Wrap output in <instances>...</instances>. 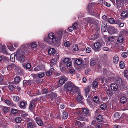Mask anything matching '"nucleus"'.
<instances>
[{
	"label": "nucleus",
	"mask_w": 128,
	"mask_h": 128,
	"mask_svg": "<svg viewBox=\"0 0 128 128\" xmlns=\"http://www.w3.org/2000/svg\"><path fill=\"white\" fill-rule=\"evenodd\" d=\"M26 47V45H23L22 47L23 48V50H24V51H23L22 50H18L16 53V54L14 53L13 54H11L10 56H24L25 55L28 56L29 55L30 56L31 55L30 54L31 52H30L29 50H28V52L27 51H26L25 50L26 48H24Z\"/></svg>",
	"instance_id": "2"
},
{
	"label": "nucleus",
	"mask_w": 128,
	"mask_h": 128,
	"mask_svg": "<svg viewBox=\"0 0 128 128\" xmlns=\"http://www.w3.org/2000/svg\"><path fill=\"white\" fill-rule=\"evenodd\" d=\"M93 36L94 37L93 39L94 40H96L99 37L98 34L97 32Z\"/></svg>",
	"instance_id": "45"
},
{
	"label": "nucleus",
	"mask_w": 128,
	"mask_h": 128,
	"mask_svg": "<svg viewBox=\"0 0 128 128\" xmlns=\"http://www.w3.org/2000/svg\"><path fill=\"white\" fill-rule=\"evenodd\" d=\"M108 22L111 24H113L115 23V20L114 18H110L108 20Z\"/></svg>",
	"instance_id": "33"
},
{
	"label": "nucleus",
	"mask_w": 128,
	"mask_h": 128,
	"mask_svg": "<svg viewBox=\"0 0 128 128\" xmlns=\"http://www.w3.org/2000/svg\"><path fill=\"white\" fill-rule=\"evenodd\" d=\"M120 66L121 68H124L125 66L124 63L122 62H120Z\"/></svg>",
	"instance_id": "44"
},
{
	"label": "nucleus",
	"mask_w": 128,
	"mask_h": 128,
	"mask_svg": "<svg viewBox=\"0 0 128 128\" xmlns=\"http://www.w3.org/2000/svg\"><path fill=\"white\" fill-rule=\"evenodd\" d=\"M78 120L81 121H84L85 120V119L84 116H79L78 117Z\"/></svg>",
	"instance_id": "47"
},
{
	"label": "nucleus",
	"mask_w": 128,
	"mask_h": 128,
	"mask_svg": "<svg viewBox=\"0 0 128 128\" xmlns=\"http://www.w3.org/2000/svg\"><path fill=\"white\" fill-rule=\"evenodd\" d=\"M93 101L94 102L97 103L99 101V98L97 96H96L93 99Z\"/></svg>",
	"instance_id": "46"
},
{
	"label": "nucleus",
	"mask_w": 128,
	"mask_h": 128,
	"mask_svg": "<svg viewBox=\"0 0 128 128\" xmlns=\"http://www.w3.org/2000/svg\"><path fill=\"white\" fill-rule=\"evenodd\" d=\"M78 26V25L76 23H75L72 26V28L74 29V30L77 29Z\"/></svg>",
	"instance_id": "43"
},
{
	"label": "nucleus",
	"mask_w": 128,
	"mask_h": 128,
	"mask_svg": "<svg viewBox=\"0 0 128 128\" xmlns=\"http://www.w3.org/2000/svg\"><path fill=\"white\" fill-rule=\"evenodd\" d=\"M119 58L118 56H114L113 61L114 63L115 64H116L118 62Z\"/></svg>",
	"instance_id": "25"
},
{
	"label": "nucleus",
	"mask_w": 128,
	"mask_h": 128,
	"mask_svg": "<svg viewBox=\"0 0 128 128\" xmlns=\"http://www.w3.org/2000/svg\"><path fill=\"white\" fill-rule=\"evenodd\" d=\"M118 86L116 83H114L112 84L111 85V88L112 90L114 91H116L118 89Z\"/></svg>",
	"instance_id": "19"
},
{
	"label": "nucleus",
	"mask_w": 128,
	"mask_h": 128,
	"mask_svg": "<svg viewBox=\"0 0 128 128\" xmlns=\"http://www.w3.org/2000/svg\"><path fill=\"white\" fill-rule=\"evenodd\" d=\"M63 32L62 31H59L58 33L57 36L59 38L60 40L62 39L63 35Z\"/></svg>",
	"instance_id": "27"
},
{
	"label": "nucleus",
	"mask_w": 128,
	"mask_h": 128,
	"mask_svg": "<svg viewBox=\"0 0 128 128\" xmlns=\"http://www.w3.org/2000/svg\"><path fill=\"white\" fill-rule=\"evenodd\" d=\"M3 111L4 113H7L8 111V109L7 107H5L3 108Z\"/></svg>",
	"instance_id": "59"
},
{
	"label": "nucleus",
	"mask_w": 128,
	"mask_h": 128,
	"mask_svg": "<svg viewBox=\"0 0 128 128\" xmlns=\"http://www.w3.org/2000/svg\"><path fill=\"white\" fill-rule=\"evenodd\" d=\"M6 46L5 45H3L2 48L1 52L4 54H6L7 55H10L11 54L8 53L6 50Z\"/></svg>",
	"instance_id": "14"
},
{
	"label": "nucleus",
	"mask_w": 128,
	"mask_h": 128,
	"mask_svg": "<svg viewBox=\"0 0 128 128\" xmlns=\"http://www.w3.org/2000/svg\"><path fill=\"white\" fill-rule=\"evenodd\" d=\"M82 62L81 60L80 59H78L76 60V63L78 65H80L82 64Z\"/></svg>",
	"instance_id": "34"
},
{
	"label": "nucleus",
	"mask_w": 128,
	"mask_h": 128,
	"mask_svg": "<svg viewBox=\"0 0 128 128\" xmlns=\"http://www.w3.org/2000/svg\"><path fill=\"white\" fill-rule=\"evenodd\" d=\"M26 103L22 101L20 104V107L21 108H26Z\"/></svg>",
	"instance_id": "31"
},
{
	"label": "nucleus",
	"mask_w": 128,
	"mask_h": 128,
	"mask_svg": "<svg viewBox=\"0 0 128 128\" xmlns=\"http://www.w3.org/2000/svg\"><path fill=\"white\" fill-rule=\"evenodd\" d=\"M109 71L106 68H104L103 70V73L104 75H106L108 72Z\"/></svg>",
	"instance_id": "51"
},
{
	"label": "nucleus",
	"mask_w": 128,
	"mask_h": 128,
	"mask_svg": "<svg viewBox=\"0 0 128 128\" xmlns=\"http://www.w3.org/2000/svg\"><path fill=\"white\" fill-rule=\"evenodd\" d=\"M36 127V125L34 122H30L27 125L28 128H35Z\"/></svg>",
	"instance_id": "11"
},
{
	"label": "nucleus",
	"mask_w": 128,
	"mask_h": 128,
	"mask_svg": "<svg viewBox=\"0 0 128 128\" xmlns=\"http://www.w3.org/2000/svg\"><path fill=\"white\" fill-rule=\"evenodd\" d=\"M128 15V13L126 11H124L122 12L121 14V16L122 17L126 18L127 17Z\"/></svg>",
	"instance_id": "26"
},
{
	"label": "nucleus",
	"mask_w": 128,
	"mask_h": 128,
	"mask_svg": "<svg viewBox=\"0 0 128 128\" xmlns=\"http://www.w3.org/2000/svg\"><path fill=\"white\" fill-rule=\"evenodd\" d=\"M48 89H44L42 92V94H46L48 93Z\"/></svg>",
	"instance_id": "58"
},
{
	"label": "nucleus",
	"mask_w": 128,
	"mask_h": 128,
	"mask_svg": "<svg viewBox=\"0 0 128 128\" xmlns=\"http://www.w3.org/2000/svg\"><path fill=\"white\" fill-rule=\"evenodd\" d=\"M69 58H65L64 60V62L66 64L67 63L69 62Z\"/></svg>",
	"instance_id": "62"
},
{
	"label": "nucleus",
	"mask_w": 128,
	"mask_h": 128,
	"mask_svg": "<svg viewBox=\"0 0 128 128\" xmlns=\"http://www.w3.org/2000/svg\"><path fill=\"white\" fill-rule=\"evenodd\" d=\"M36 123L40 126H42L43 125V122L41 120H38L36 121Z\"/></svg>",
	"instance_id": "37"
},
{
	"label": "nucleus",
	"mask_w": 128,
	"mask_h": 128,
	"mask_svg": "<svg viewBox=\"0 0 128 128\" xmlns=\"http://www.w3.org/2000/svg\"><path fill=\"white\" fill-rule=\"evenodd\" d=\"M7 46L8 48L11 51H14L15 50L13 47L12 44L10 43H8Z\"/></svg>",
	"instance_id": "23"
},
{
	"label": "nucleus",
	"mask_w": 128,
	"mask_h": 128,
	"mask_svg": "<svg viewBox=\"0 0 128 128\" xmlns=\"http://www.w3.org/2000/svg\"><path fill=\"white\" fill-rule=\"evenodd\" d=\"M107 28V24L105 21L103 22L102 23V30L105 32Z\"/></svg>",
	"instance_id": "18"
},
{
	"label": "nucleus",
	"mask_w": 128,
	"mask_h": 128,
	"mask_svg": "<svg viewBox=\"0 0 128 128\" xmlns=\"http://www.w3.org/2000/svg\"><path fill=\"white\" fill-rule=\"evenodd\" d=\"M92 85L94 87L96 88L98 86V83L97 82L95 81L93 82Z\"/></svg>",
	"instance_id": "56"
},
{
	"label": "nucleus",
	"mask_w": 128,
	"mask_h": 128,
	"mask_svg": "<svg viewBox=\"0 0 128 128\" xmlns=\"http://www.w3.org/2000/svg\"><path fill=\"white\" fill-rule=\"evenodd\" d=\"M124 41V38L123 36H119L116 42V44L118 45L120 44H122Z\"/></svg>",
	"instance_id": "12"
},
{
	"label": "nucleus",
	"mask_w": 128,
	"mask_h": 128,
	"mask_svg": "<svg viewBox=\"0 0 128 128\" xmlns=\"http://www.w3.org/2000/svg\"><path fill=\"white\" fill-rule=\"evenodd\" d=\"M44 72H41L39 74H38V77L41 78H42L44 76Z\"/></svg>",
	"instance_id": "50"
},
{
	"label": "nucleus",
	"mask_w": 128,
	"mask_h": 128,
	"mask_svg": "<svg viewBox=\"0 0 128 128\" xmlns=\"http://www.w3.org/2000/svg\"><path fill=\"white\" fill-rule=\"evenodd\" d=\"M76 93L78 94L76 97L77 101L79 102H80L83 98V96L80 94V91L79 90H78L76 92Z\"/></svg>",
	"instance_id": "13"
},
{
	"label": "nucleus",
	"mask_w": 128,
	"mask_h": 128,
	"mask_svg": "<svg viewBox=\"0 0 128 128\" xmlns=\"http://www.w3.org/2000/svg\"><path fill=\"white\" fill-rule=\"evenodd\" d=\"M124 75L127 78L128 77V70H126L124 72Z\"/></svg>",
	"instance_id": "60"
},
{
	"label": "nucleus",
	"mask_w": 128,
	"mask_h": 128,
	"mask_svg": "<svg viewBox=\"0 0 128 128\" xmlns=\"http://www.w3.org/2000/svg\"><path fill=\"white\" fill-rule=\"evenodd\" d=\"M103 119L102 116L100 114L98 115L96 118L97 120L100 122H102V121Z\"/></svg>",
	"instance_id": "24"
},
{
	"label": "nucleus",
	"mask_w": 128,
	"mask_h": 128,
	"mask_svg": "<svg viewBox=\"0 0 128 128\" xmlns=\"http://www.w3.org/2000/svg\"><path fill=\"white\" fill-rule=\"evenodd\" d=\"M96 64V62L94 60H92L90 61V65L92 66H94Z\"/></svg>",
	"instance_id": "63"
},
{
	"label": "nucleus",
	"mask_w": 128,
	"mask_h": 128,
	"mask_svg": "<svg viewBox=\"0 0 128 128\" xmlns=\"http://www.w3.org/2000/svg\"><path fill=\"white\" fill-rule=\"evenodd\" d=\"M116 84L118 86H120L122 85L123 82L121 78H118L116 80Z\"/></svg>",
	"instance_id": "20"
},
{
	"label": "nucleus",
	"mask_w": 128,
	"mask_h": 128,
	"mask_svg": "<svg viewBox=\"0 0 128 128\" xmlns=\"http://www.w3.org/2000/svg\"><path fill=\"white\" fill-rule=\"evenodd\" d=\"M50 95L52 96L51 98L52 100L54 98H56L57 96V95L56 93L52 92L50 94Z\"/></svg>",
	"instance_id": "39"
},
{
	"label": "nucleus",
	"mask_w": 128,
	"mask_h": 128,
	"mask_svg": "<svg viewBox=\"0 0 128 128\" xmlns=\"http://www.w3.org/2000/svg\"><path fill=\"white\" fill-rule=\"evenodd\" d=\"M101 68V66L100 65L98 64L97 65L96 69V70L97 72H100V68Z\"/></svg>",
	"instance_id": "48"
},
{
	"label": "nucleus",
	"mask_w": 128,
	"mask_h": 128,
	"mask_svg": "<svg viewBox=\"0 0 128 128\" xmlns=\"http://www.w3.org/2000/svg\"><path fill=\"white\" fill-rule=\"evenodd\" d=\"M48 53L49 54L51 55H55L59 56V54H58V52L54 48H51L49 49Z\"/></svg>",
	"instance_id": "6"
},
{
	"label": "nucleus",
	"mask_w": 128,
	"mask_h": 128,
	"mask_svg": "<svg viewBox=\"0 0 128 128\" xmlns=\"http://www.w3.org/2000/svg\"><path fill=\"white\" fill-rule=\"evenodd\" d=\"M65 66L62 65V64H60V70L62 72H64L65 71Z\"/></svg>",
	"instance_id": "29"
},
{
	"label": "nucleus",
	"mask_w": 128,
	"mask_h": 128,
	"mask_svg": "<svg viewBox=\"0 0 128 128\" xmlns=\"http://www.w3.org/2000/svg\"><path fill=\"white\" fill-rule=\"evenodd\" d=\"M123 0H116V6L118 8H120L123 5Z\"/></svg>",
	"instance_id": "8"
},
{
	"label": "nucleus",
	"mask_w": 128,
	"mask_h": 128,
	"mask_svg": "<svg viewBox=\"0 0 128 128\" xmlns=\"http://www.w3.org/2000/svg\"><path fill=\"white\" fill-rule=\"evenodd\" d=\"M108 32L110 34H114L117 33L118 32L117 30L114 27L110 26L108 28Z\"/></svg>",
	"instance_id": "5"
},
{
	"label": "nucleus",
	"mask_w": 128,
	"mask_h": 128,
	"mask_svg": "<svg viewBox=\"0 0 128 128\" xmlns=\"http://www.w3.org/2000/svg\"><path fill=\"white\" fill-rule=\"evenodd\" d=\"M44 40L48 44H52L57 43L58 40L57 37L55 36L54 33H51L48 34V37L45 38Z\"/></svg>",
	"instance_id": "1"
},
{
	"label": "nucleus",
	"mask_w": 128,
	"mask_h": 128,
	"mask_svg": "<svg viewBox=\"0 0 128 128\" xmlns=\"http://www.w3.org/2000/svg\"><path fill=\"white\" fill-rule=\"evenodd\" d=\"M32 80H24L23 82V86L24 87H26L27 85H30L31 82Z\"/></svg>",
	"instance_id": "15"
},
{
	"label": "nucleus",
	"mask_w": 128,
	"mask_h": 128,
	"mask_svg": "<svg viewBox=\"0 0 128 128\" xmlns=\"http://www.w3.org/2000/svg\"><path fill=\"white\" fill-rule=\"evenodd\" d=\"M31 68V65L30 64H27L26 66V69H29Z\"/></svg>",
	"instance_id": "64"
},
{
	"label": "nucleus",
	"mask_w": 128,
	"mask_h": 128,
	"mask_svg": "<svg viewBox=\"0 0 128 128\" xmlns=\"http://www.w3.org/2000/svg\"><path fill=\"white\" fill-rule=\"evenodd\" d=\"M18 71L20 74L21 75L23 73V70L21 69H18Z\"/></svg>",
	"instance_id": "55"
},
{
	"label": "nucleus",
	"mask_w": 128,
	"mask_h": 128,
	"mask_svg": "<svg viewBox=\"0 0 128 128\" xmlns=\"http://www.w3.org/2000/svg\"><path fill=\"white\" fill-rule=\"evenodd\" d=\"M120 116V114L119 112H116L114 113V117L115 119H118L119 118Z\"/></svg>",
	"instance_id": "32"
},
{
	"label": "nucleus",
	"mask_w": 128,
	"mask_h": 128,
	"mask_svg": "<svg viewBox=\"0 0 128 128\" xmlns=\"http://www.w3.org/2000/svg\"><path fill=\"white\" fill-rule=\"evenodd\" d=\"M68 80V79L64 76H63L59 80V83L61 84L62 85L65 82Z\"/></svg>",
	"instance_id": "21"
},
{
	"label": "nucleus",
	"mask_w": 128,
	"mask_h": 128,
	"mask_svg": "<svg viewBox=\"0 0 128 128\" xmlns=\"http://www.w3.org/2000/svg\"><path fill=\"white\" fill-rule=\"evenodd\" d=\"M101 46L99 42H97L95 43L94 45V49L96 51H99L100 50V48Z\"/></svg>",
	"instance_id": "10"
},
{
	"label": "nucleus",
	"mask_w": 128,
	"mask_h": 128,
	"mask_svg": "<svg viewBox=\"0 0 128 128\" xmlns=\"http://www.w3.org/2000/svg\"><path fill=\"white\" fill-rule=\"evenodd\" d=\"M8 87L10 90L12 91L14 89L16 86H14L10 85L8 86Z\"/></svg>",
	"instance_id": "38"
},
{
	"label": "nucleus",
	"mask_w": 128,
	"mask_h": 128,
	"mask_svg": "<svg viewBox=\"0 0 128 128\" xmlns=\"http://www.w3.org/2000/svg\"><path fill=\"white\" fill-rule=\"evenodd\" d=\"M38 67L40 70H42L44 69V65L38 66Z\"/></svg>",
	"instance_id": "57"
},
{
	"label": "nucleus",
	"mask_w": 128,
	"mask_h": 128,
	"mask_svg": "<svg viewBox=\"0 0 128 128\" xmlns=\"http://www.w3.org/2000/svg\"><path fill=\"white\" fill-rule=\"evenodd\" d=\"M68 114L66 112H63V116L62 118H63L65 120L68 118Z\"/></svg>",
	"instance_id": "36"
},
{
	"label": "nucleus",
	"mask_w": 128,
	"mask_h": 128,
	"mask_svg": "<svg viewBox=\"0 0 128 128\" xmlns=\"http://www.w3.org/2000/svg\"><path fill=\"white\" fill-rule=\"evenodd\" d=\"M20 80V77H16L14 78V81L16 84L19 83Z\"/></svg>",
	"instance_id": "30"
},
{
	"label": "nucleus",
	"mask_w": 128,
	"mask_h": 128,
	"mask_svg": "<svg viewBox=\"0 0 128 128\" xmlns=\"http://www.w3.org/2000/svg\"><path fill=\"white\" fill-rule=\"evenodd\" d=\"M14 100L16 102H18L20 100L19 97L17 96H14Z\"/></svg>",
	"instance_id": "53"
},
{
	"label": "nucleus",
	"mask_w": 128,
	"mask_h": 128,
	"mask_svg": "<svg viewBox=\"0 0 128 128\" xmlns=\"http://www.w3.org/2000/svg\"><path fill=\"white\" fill-rule=\"evenodd\" d=\"M112 90H110V89L106 91V93L110 96H112Z\"/></svg>",
	"instance_id": "41"
},
{
	"label": "nucleus",
	"mask_w": 128,
	"mask_h": 128,
	"mask_svg": "<svg viewBox=\"0 0 128 128\" xmlns=\"http://www.w3.org/2000/svg\"><path fill=\"white\" fill-rule=\"evenodd\" d=\"M95 4H96L94 3H91L89 4L88 10V13L90 14L93 15L94 14V8Z\"/></svg>",
	"instance_id": "3"
},
{
	"label": "nucleus",
	"mask_w": 128,
	"mask_h": 128,
	"mask_svg": "<svg viewBox=\"0 0 128 128\" xmlns=\"http://www.w3.org/2000/svg\"><path fill=\"white\" fill-rule=\"evenodd\" d=\"M38 100V99L36 98L32 100L30 102L29 107L30 109V110H32L35 108L36 103V101Z\"/></svg>",
	"instance_id": "7"
},
{
	"label": "nucleus",
	"mask_w": 128,
	"mask_h": 128,
	"mask_svg": "<svg viewBox=\"0 0 128 128\" xmlns=\"http://www.w3.org/2000/svg\"><path fill=\"white\" fill-rule=\"evenodd\" d=\"M31 46L32 48H34L33 50H35L37 47L36 43V42H34L32 43Z\"/></svg>",
	"instance_id": "28"
},
{
	"label": "nucleus",
	"mask_w": 128,
	"mask_h": 128,
	"mask_svg": "<svg viewBox=\"0 0 128 128\" xmlns=\"http://www.w3.org/2000/svg\"><path fill=\"white\" fill-rule=\"evenodd\" d=\"M52 72L51 71H48L46 73V75L48 76H50L52 74Z\"/></svg>",
	"instance_id": "54"
},
{
	"label": "nucleus",
	"mask_w": 128,
	"mask_h": 128,
	"mask_svg": "<svg viewBox=\"0 0 128 128\" xmlns=\"http://www.w3.org/2000/svg\"><path fill=\"white\" fill-rule=\"evenodd\" d=\"M17 59L21 63H23L26 61V59L25 56H16Z\"/></svg>",
	"instance_id": "16"
},
{
	"label": "nucleus",
	"mask_w": 128,
	"mask_h": 128,
	"mask_svg": "<svg viewBox=\"0 0 128 128\" xmlns=\"http://www.w3.org/2000/svg\"><path fill=\"white\" fill-rule=\"evenodd\" d=\"M74 86V85L71 82H68L65 86V87L67 92L72 91L73 90Z\"/></svg>",
	"instance_id": "4"
},
{
	"label": "nucleus",
	"mask_w": 128,
	"mask_h": 128,
	"mask_svg": "<svg viewBox=\"0 0 128 128\" xmlns=\"http://www.w3.org/2000/svg\"><path fill=\"white\" fill-rule=\"evenodd\" d=\"M70 72L72 74H74L76 72L74 70V69L72 68L70 70Z\"/></svg>",
	"instance_id": "61"
},
{
	"label": "nucleus",
	"mask_w": 128,
	"mask_h": 128,
	"mask_svg": "<svg viewBox=\"0 0 128 128\" xmlns=\"http://www.w3.org/2000/svg\"><path fill=\"white\" fill-rule=\"evenodd\" d=\"M108 40L109 42H112L114 40V39L113 37L110 36L109 37Z\"/></svg>",
	"instance_id": "49"
},
{
	"label": "nucleus",
	"mask_w": 128,
	"mask_h": 128,
	"mask_svg": "<svg viewBox=\"0 0 128 128\" xmlns=\"http://www.w3.org/2000/svg\"><path fill=\"white\" fill-rule=\"evenodd\" d=\"M107 107L106 105L105 104H102L100 106L102 110H105L106 109Z\"/></svg>",
	"instance_id": "42"
},
{
	"label": "nucleus",
	"mask_w": 128,
	"mask_h": 128,
	"mask_svg": "<svg viewBox=\"0 0 128 128\" xmlns=\"http://www.w3.org/2000/svg\"><path fill=\"white\" fill-rule=\"evenodd\" d=\"M120 102L122 104L126 103L127 101V98L124 96L120 97Z\"/></svg>",
	"instance_id": "17"
},
{
	"label": "nucleus",
	"mask_w": 128,
	"mask_h": 128,
	"mask_svg": "<svg viewBox=\"0 0 128 128\" xmlns=\"http://www.w3.org/2000/svg\"><path fill=\"white\" fill-rule=\"evenodd\" d=\"M56 57L53 58L51 61V63L52 64L54 65L55 64L58 60H59V58L58 56H56Z\"/></svg>",
	"instance_id": "22"
},
{
	"label": "nucleus",
	"mask_w": 128,
	"mask_h": 128,
	"mask_svg": "<svg viewBox=\"0 0 128 128\" xmlns=\"http://www.w3.org/2000/svg\"><path fill=\"white\" fill-rule=\"evenodd\" d=\"M73 50L74 51H77L78 50V46L77 45H75L73 47Z\"/></svg>",
	"instance_id": "52"
},
{
	"label": "nucleus",
	"mask_w": 128,
	"mask_h": 128,
	"mask_svg": "<svg viewBox=\"0 0 128 128\" xmlns=\"http://www.w3.org/2000/svg\"><path fill=\"white\" fill-rule=\"evenodd\" d=\"M75 123L76 126L78 128H83L85 124L84 122H81L78 121H76Z\"/></svg>",
	"instance_id": "9"
},
{
	"label": "nucleus",
	"mask_w": 128,
	"mask_h": 128,
	"mask_svg": "<svg viewBox=\"0 0 128 128\" xmlns=\"http://www.w3.org/2000/svg\"><path fill=\"white\" fill-rule=\"evenodd\" d=\"M15 121L17 123H20L22 121V119L21 118L18 117L16 118Z\"/></svg>",
	"instance_id": "40"
},
{
	"label": "nucleus",
	"mask_w": 128,
	"mask_h": 128,
	"mask_svg": "<svg viewBox=\"0 0 128 128\" xmlns=\"http://www.w3.org/2000/svg\"><path fill=\"white\" fill-rule=\"evenodd\" d=\"M82 112L84 114H87L89 113V112L87 108H84Z\"/></svg>",
	"instance_id": "35"
}]
</instances>
